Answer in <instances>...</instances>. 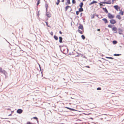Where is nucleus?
Here are the masks:
<instances>
[{"instance_id":"7","label":"nucleus","mask_w":124,"mask_h":124,"mask_svg":"<svg viewBox=\"0 0 124 124\" xmlns=\"http://www.w3.org/2000/svg\"><path fill=\"white\" fill-rule=\"evenodd\" d=\"M114 7L115 9L117 11L119 9V8L117 5L114 6Z\"/></svg>"},{"instance_id":"48","label":"nucleus","mask_w":124,"mask_h":124,"mask_svg":"<svg viewBox=\"0 0 124 124\" xmlns=\"http://www.w3.org/2000/svg\"><path fill=\"white\" fill-rule=\"evenodd\" d=\"M94 18V15H93V16L92 17V18Z\"/></svg>"},{"instance_id":"3","label":"nucleus","mask_w":124,"mask_h":124,"mask_svg":"<svg viewBox=\"0 0 124 124\" xmlns=\"http://www.w3.org/2000/svg\"><path fill=\"white\" fill-rule=\"evenodd\" d=\"M46 15L48 17H50L51 16V13L48 12H46Z\"/></svg>"},{"instance_id":"29","label":"nucleus","mask_w":124,"mask_h":124,"mask_svg":"<svg viewBox=\"0 0 124 124\" xmlns=\"http://www.w3.org/2000/svg\"><path fill=\"white\" fill-rule=\"evenodd\" d=\"M70 7L69 6H67L66 7V10H67V9H68Z\"/></svg>"},{"instance_id":"47","label":"nucleus","mask_w":124,"mask_h":124,"mask_svg":"<svg viewBox=\"0 0 124 124\" xmlns=\"http://www.w3.org/2000/svg\"><path fill=\"white\" fill-rule=\"evenodd\" d=\"M100 29H98L97 30V31H100Z\"/></svg>"},{"instance_id":"1","label":"nucleus","mask_w":124,"mask_h":124,"mask_svg":"<svg viewBox=\"0 0 124 124\" xmlns=\"http://www.w3.org/2000/svg\"><path fill=\"white\" fill-rule=\"evenodd\" d=\"M60 49L64 53H66L68 52V50L67 47H60Z\"/></svg>"},{"instance_id":"14","label":"nucleus","mask_w":124,"mask_h":124,"mask_svg":"<svg viewBox=\"0 0 124 124\" xmlns=\"http://www.w3.org/2000/svg\"><path fill=\"white\" fill-rule=\"evenodd\" d=\"M112 30L116 31L117 30L116 28L115 27H114L112 29Z\"/></svg>"},{"instance_id":"9","label":"nucleus","mask_w":124,"mask_h":124,"mask_svg":"<svg viewBox=\"0 0 124 124\" xmlns=\"http://www.w3.org/2000/svg\"><path fill=\"white\" fill-rule=\"evenodd\" d=\"M78 28L82 30L83 29V27L82 25H80L78 27Z\"/></svg>"},{"instance_id":"22","label":"nucleus","mask_w":124,"mask_h":124,"mask_svg":"<svg viewBox=\"0 0 124 124\" xmlns=\"http://www.w3.org/2000/svg\"><path fill=\"white\" fill-rule=\"evenodd\" d=\"M117 43V41L115 40L113 41V43L114 44H116Z\"/></svg>"},{"instance_id":"12","label":"nucleus","mask_w":124,"mask_h":124,"mask_svg":"<svg viewBox=\"0 0 124 124\" xmlns=\"http://www.w3.org/2000/svg\"><path fill=\"white\" fill-rule=\"evenodd\" d=\"M59 42L61 43L62 42V38L61 37H59Z\"/></svg>"},{"instance_id":"5","label":"nucleus","mask_w":124,"mask_h":124,"mask_svg":"<svg viewBox=\"0 0 124 124\" xmlns=\"http://www.w3.org/2000/svg\"><path fill=\"white\" fill-rule=\"evenodd\" d=\"M108 16L110 18H112L114 17V16L110 14H108Z\"/></svg>"},{"instance_id":"38","label":"nucleus","mask_w":124,"mask_h":124,"mask_svg":"<svg viewBox=\"0 0 124 124\" xmlns=\"http://www.w3.org/2000/svg\"><path fill=\"white\" fill-rule=\"evenodd\" d=\"M109 59H113V58L112 57H109Z\"/></svg>"},{"instance_id":"40","label":"nucleus","mask_w":124,"mask_h":124,"mask_svg":"<svg viewBox=\"0 0 124 124\" xmlns=\"http://www.w3.org/2000/svg\"><path fill=\"white\" fill-rule=\"evenodd\" d=\"M85 67L86 68H90V67L89 66H85Z\"/></svg>"},{"instance_id":"13","label":"nucleus","mask_w":124,"mask_h":124,"mask_svg":"<svg viewBox=\"0 0 124 124\" xmlns=\"http://www.w3.org/2000/svg\"><path fill=\"white\" fill-rule=\"evenodd\" d=\"M103 3H106L108 4H110L111 3V2L110 1H108L107 2H103Z\"/></svg>"},{"instance_id":"50","label":"nucleus","mask_w":124,"mask_h":124,"mask_svg":"<svg viewBox=\"0 0 124 124\" xmlns=\"http://www.w3.org/2000/svg\"><path fill=\"white\" fill-rule=\"evenodd\" d=\"M91 114L90 113H89V114H86V115H89ZM85 115H86V114H85Z\"/></svg>"},{"instance_id":"24","label":"nucleus","mask_w":124,"mask_h":124,"mask_svg":"<svg viewBox=\"0 0 124 124\" xmlns=\"http://www.w3.org/2000/svg\"><path fill=\"white\" fill-rule=\"evenodd\" d=\"M78 31L81 34H82V31L80 30H78Z\"/></svg>"},{"instance_id":"10","label":"nucleus","mask_w":124,"mask_h":124,"mask_svg":"<svg viewBox=\"0 0 124 124\" xmlns=\"http://www.w3.org/2000/svg\"><path fill=\"white\" fill-rule=\"evenodd\" d=\"M97 3V2L96 1H93L91 2L89 4V5H92V4H93L94 3Z\"/></svg>"},{"instance_id":"46","label":"nucleus","mask_w":124,"mask_h":124,"mask_svg":"<svg viewBox=\"0 0 124 124\" xmlns=\"http://www.w3.org/2000/svg\"><path fill=\"white\" fill-rule=\"evenodd\" d=\"M80 55H80H77V56H75V57H77V56H79Z\"/></svg>"},{"instance_id":"4","label":"nucleus","mask_w":124,"mask_h":124,"mask_svg":"<svg viewBox=\"0 0 124 124\" xmlns=\"http://www.w3.org/2000/svg\"><path fill=\"white\" fill-rule=\"evenodd\" d=\"M23 112V110L21 109H18L17 111V113L19 114H21Z\"/></svg>"},{"instance_id":"49","label":"nucleus","mask_w":124,"mask_h":124,"mask_svg":"<svg viewBox=\"0 0 124 124\" xmlns=\"http://www.w3.org/2000/svg\"><path fill=\"white\" fill-rule=\"evenodd\" d=\"M64 0H62V2H63L64 1Z\"/></svg>"},{"instance_id":"28","label":"nucleus","mask_w":124,"mask_h":124,"mask_svg":"<svg viewBox=\"0 0 124 124\" xmlns=\"http://www.w3.org/2000/svg\"><path fill=\"white\" fill-rule=\"evenodd\" d=\"M26 124H32V123L29 122H27Z\"/></svg>"},{"instance_id":"20","label":"nucleus","mask_w":124,"mask_h":124,"mask_svg":"<svg viewBox=\"0 0 124 124\" xmlns=\"http://www.w3.org/2000/svg\"><path fill=\"white\" fill-rule=\"evenodd\" d=\"M54 38L56 40H57L58 39V38L55 35L54 36Z\"/></svg>"},{"instance_id":"2","label":"nucleus","mask_w":124,"mask_h":124,"mask_svg":"<svg viewBox=\"0 0 124 124\" xmlns=\"http://www.w3.org/2000/svg\"><path fill=\"white\" fill-rule=\"evenodd\" d=\"M110 23H111L112 24H114L116 23V20L114 19H112L110 21Z\"/></svg>"},{"instance_id":"26","label":"nucleus","mask_w":124,"mask_h":124,"mask_svg":"<svg viewBox=\"0 0 124 124\" xmlns=\"http://www.w3.org/2000/svg\"><path fill=\"white\" fill-rule=\"evenodd\" d=\"M76 2L75 1V0H72V3L73 4H75Z\"/></svg>"},{"instance_id":"8","label":"nucleus","mask_w":124,"mask_h":124,"mask_svg":"<svg viewBox=\"0 0 124 124\" xmlns=\"http://www.w3.org/2000/svg\"><path fill=\"white\" fill-rule=\"evenodd\" d=\"M116 17L119 20H120L121 19V18L120 16L119 15H117L116 16Z\"/></svg>"},{"instance_id":"51","label":"nucleus","mask_w":124,"mask_h":124,"mask_svg":"<svg viewBox=\"0 0 124 124\" xmlns=\"http://www.w3.org/2000/svg\"><path fill=\"white\" fill-rule=\"evenodd\" d=\"M36 0L38 1H40V0Z\"/></svg>"},{"instance_id":"25","label":"nucleus","mask_w":124,"mask_h":124,"mask_svg":"<svg viewBox=\"0 0 124 124\" xmlns=\"http://www.w3.org/2000/svg\"><path fill=\"white\" fill-rule=\"evenodd\" d=\"M60 2L59 0H57V2L56 3V4L57 5H58Z\"/></svg>"},{"instance_id":"19","label":"nucleus","mask_w":124,"mask_h":124,"mask_svg":"<svg viewBox=\"0 0 124 124\" xmlns=\"http://www.w3.org/2000/svg\"><path fill=\"white\" fill-rule=\"evenodd\" d=\"M83 11V9L82 8H80L79 9V12H82Z\"/></svg>"},{"instance_id":"21","label":"nucleus","mask_w":124,"mask_h":124,"mask_svg":"<svg viewBox=\"0 0 124 124\" xmlns=\"http://www.w3.org/2000/svg\"><path fill=\"white\" fill-rule=\"evenodd\" d=\"M119 14L122 15H123L124 14L123 12L121 11H120V12Z\"/></svg>"},{"instance_id":"36","label":"nucleus","mask_w":124,"mask_h":124,"mask_svg":"<svg viewBox=\"0 0 124 124\" xmlns=\"http://www.w3.org/2000/svg\"><path fill=\"white\" fill-rule=\"evenodd\" d=\"M119 31L120 32L121 31L122 32V30L121 29H119Z\"/></svg>"},{"instance_id":"32","label":"nucleus","mask_w":124,"mask_h":124,"mask_svg":"<svg viewBox=\"0 0 124 124\" xmlns=\"http://www.w3.org/2000/svg\"><path fill=\"white\" fill-rule=\"evenodd\" d=\"M39 1H38V3L37 4V5H38L40 3Z\"/></svg>"},{"instance_id":"33","label":"nucleus","mask_w":124,"mask_h":124,"mask_svg":"<svg viewBox=\"0 0 124 124\" xmlns=\"http://www.w3.org/2000/svg\"><path fill=\"white\" fill-rule=\"evenodd\" d=\"M67 1L68 3L69 4H70V0H67Z\"/></svg>"},{"instance_id":"39","label":"nucleus","mask_w":124,"mask_h":124,"mask_svg":"<svg viewBox=\"0 0 124 124\" xmlns=\"http://www.w3.org/2000/svg\"><path fill=\"white\" fill-rule=\"evenodd\" d=\"M108 27H110V28H111V27H112L111 26V25H108Z\"/></svg>"},{"instance_id":"43","label":"nucleus","mask_w":124,"mask_h":124,"mask_svg":"<svg viewBox=\"0 0 124 124\" xmlns=\"http://www.w3.org/2000/svg\"><path fill=\"white\" fill-rule=\"evenodd\" d=\"M114 33H117V31H116L115 32H114Z\"/></svg>"},{"instance_id":"27","label":"nucleus","mask_w":124,"mask_h":124,"mask_svg":"<svg viewBox=\"0 0 124 124\" xmlns=\"http://www.w3.org/2000/svg\"><path fill=\"white\" fill-rule=\"evenodd\" d=\"M2 70V68L1 67H0V72H1Z\"/></svg>"},{"instance_id":"34","label":"nucleus","mask_w":124,"mask_h":124,"mask_svg":"<svg viewBox=\"0 0 124 124\" xmlns=\"http://www.w3.org/2000/svg\"><path fill=\"white\" fill-rule=\"evenodd\" d=\"M50 34L52 35H53V32H51L50 33Z\"/></svg>"},{"instance_id":"16","label":"nucleus","mask_w":124,"mask_h":124,"mask_svg":"<svg viewBox=\"0 0 124 124\" xmlns=\"http://www.w3.org/2000/svg\"><path fill=\"white\" fill-rule=\"evenodd\" d=\"M83 3L82 2H81L80 3V4L79 5V6L80 8H82L83 7Z\"/></svg>"},{"instance_id":"17","label":"nucleus","mask_w":124,"mask_h":124,"mask_svg":"<svg viewBox=\"0 0 124 124\" xmlns=\"http://www.w3.org/2000/svg\"><path fill=\"white\" fill-rule=\"evenodd\" d=\"M33 118L36 119L38 123L39 122V120L38 118L37 117H34Z\"/></svg>"},{"instance_id":"23","label":"nucleus","mask_w":124,"mask_h":124,"mask_svg":"<svg viewBox=\"0 0 124 124\" xmlns=\"http://www.w3.org/2000/svg\"><path fill=\"white\" fill-rule=\"evenodd\" d=\"M81 37L83 39H84L85 38V37L83 35H82L81 36Z\"/></svg>"},{"instance_id":"30","label":"nucleus","mask_w":124,"mask_h":124,"mask_svg":"<svg viewBox=\"0 0 124 124\" xmlns=\"http://www.w3.org/2000/svg\"><path fill=\"white\" fill-rule=\"evenodd\" d=\"M79 11H76V14L77 15H78V14H79Z\"/></svg>"},{"instance_id":"41","label":"nucleus","mask_w":124,"mask_h":124,"mask_svg":"<svg viewBox=\"0 0 124 124\" xmlns=\"http://www.w3.org/2000/svg\"><path fill=\"white\" fill-rule=\"evenodd\" d=\"M119 34H122L120 32H119Z\"/></svg>"},{"instance_id":"31","label":"nucleus","mask_w":124,"mask_h":124,"mask_svg":"<svg viewBox=\"0 0 124 124\" xmlns=\"http://www.w3.org/2000/svg\"><path fill=\"white\" fill-rule=\"evenodd\" d=\"M101 88L100 87H98L97 88V90H101Z\"/></svg>"},{"instance_id":"15","label":"nucleus","mask_w":124,"mask_h":124,"mask_svg":"<svg viewBox=\"0 0 124 124\" xmlns=\"http://www.w3.org/2000/svg\"><path fill=\"white\" fill-rule=\"evenodd\" d=\"M102 20L104 21H105V23H107V22H108L107 21V20L106 19V18H103V19H102Z\"/></svg>"},{"instance_id":"35","label":"nucleus","mask_w":124,"mask_h":124,"mask_svg":"<svg viewBox=\"0 0 124 124\" xmlns=\"http://www.w3.org/2000/svg\"><path fill=\"white\" fill-rule=\"evenodd\" d=\"M103 3V2H101V3H99L100 6H101L102 5V4L101 3Z\"/></svg>"},{"instance_id":"11","label":"nucleus","mask_w":124,"mask_h":124,"mask_svg":"<svg viewBox=\"0 0 124 124\" xmlns=\"http://www.w3.org/2000/svg\"><path fill=\"white\" fill-rule=\"evenodd\" d=\"M66 108H67L68 109H69L70 110H72V111H75V110H75L74 109L70 108H69V107H66Z\"/></svg>"},{"instance_id":"6","label":"nucleus","mask_w":124,"mask_h":124,"mask_svg":"<svg viewBox=\"0 0 124 124\" xmlns=\"http://www.w3.org/2000/svg\"><path fill=\"white\" fill-rule=\"evenodd\" d=\"M1 73H3L5 75H7V73L5 70H3Z\"/></svg>"},{"instance_id":"37","label":"nucleus","mask_w":124,"mask_h":124,"mask_svg":"<svg viewBox=\"0 0 124 124\" xmlns=\"http://www.w3.org/2000/svg\"><path fill=\"white\" fill-rule=\"evenodd\" d=\"M46 25L48 27H49V26H48V23H47V22H46Z\"/></svg>"},{"instance_id":"42","label":"nucleus","mask_w":124,"mask_h":124,"mask_svg":"<svg viewBox=\"0 0 124 124\" xmlns=\"http://www.w3.org/2000/svg\"><path fill=\"white\" fill-rule=\"evenodd\" d=\"M59 33L61 34H62V32H61V31H59Z\"/></svg>"},{"instance_id":"53","label":"nucleus","mask_w":124,"mask_h":124,"mask_svg":"<svg viewBox=\"0 0 124 124\" xmlns=\"http://www.w3.org/2000/svg\"><path fill=\"white\" fill-rule=\"evenodd\" d=\"M123 37H124V36H123Z\"/></svg>"},{"instance_id":"45","label":"nucleus","mask_w":124,"mask_h":124,"mask_svg":"<svg viewBox=\"0 0 124 124\" xmlns=\"http://www.w3.org/2000/svg\"><path fill=\"white\" fill-rule=\"evenodd\" d=\"M106 58H107L109 59V57H106Z\"/></svg>"},{"instance_id":"52","label":"nucleus","mask_w":124,"mask_h":124,"mask_svg":"<svg viewBox=\"0 0 124 124\" xmlns=\"http://www.w3.org/2000/svg\"><path fill=\"white\" fill-rule=\"evenodd\" d=\"M83 0V1H84L85 0Z\"/></svg>"},{"instance_id":"44","label":"nucleus","mask_w":124,"mask_h":124,"mask_svg":"<svg viewBox=\"0 0 124 124\" xmlns=\"http://www.w3.org/2000/svg\"><path fill=\"white\" fill-rule=\"evenodd\" d=\"M106 9V12H108V11L107 10V9H106V8H105Z\"/></svg>"},{"instance_id":"18","label":"nucleus","mask_w":124,"mask_h":124,"mask_svg":"<svg viewBox=\"0 0 124 124\" xmlns=\"http://www.w3.org/2000/svg\"><path fill=\"white\" fill-rule=\"evenodd\" d=\"M121 55V54H114V55L115 56H118L119 55Z\"/></svg>"}]
</instances>
